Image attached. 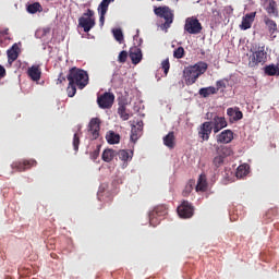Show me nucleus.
<instances>
[{"instance_id":"f257e3e1","label":"nucleus","mask_w":279,"mask_h":279,"mask_svg":"<svg viewBox=\"0 0 279 279\" xmlns=\"http://www.w3.org/2000/svg\"><path fill=\"white\" fill-rule=\"evenodd\" d=\"M66 80L69 82L66 88L68 97H75L77 88H80V90H84V88L88 86V72L74 66L69 70Z\"/></svg>"},{"instance_id":"f03ea898","label":"nucleus","mask_w":279,"mask_h":279,"mask_svg":"<svg viewBox=\"0 0 279 279\" xmlns=\"http://www.w3.org/2000/svg\"><path fill=\"white\" fill-rule=\"evenodd\" d=\"M208 71V63L199 61L194 65H189L183 71V77L187 86H193L204 73Z\"/></svg>"},{"instance_id":"7ed1b4c3","label":"nucleus","mask_w":279,"mask_h":279,"mask_svg":"<svg viewBox=\"0 0 279 279\" xmlns=\"http://www.w3.org/2000/svg\"><path fill=\"white\" fill-rule=\"evenodd\" d=\"M154 14L158 16L159 19H163L165 23L162 24V29H169L171 25L173 24V19H175V14L173 13V10L171 8L163 5V7H155L154 8Z\"/></svg>"},{"instance_id":"20e7f679","label":"nucleus","mask_w":279,"mask_h":279,"mask_svg":"<svg viewBox=\"0 0 279 279\" xmlns=\"http://www.w3.org/2000/svg\"><path fill=\"white\" fill-rule=\"evenodd\" d=\"M96 24L97 22L95 21V11L90 9H87V11L83 13V15L78 19V25L83 28L85 34H88V32H90V29H93Z\"/></svg>"},{"instance_id":"39448f33","label":"nucleus","mask_w":279,"mask_h":279,"mask_svg":"<svg viewBox=\"0 0 279 279\" xmlns=\"http://www.w3.org/2000/svg\"><path fill=\"white\" fill-rule=\"evenodd\" d=\"M265 62H267V51H265V46H262L250 56L248 66L256 69L258 64H265Z\"/></svg>"},{"instance_id":"423d86ee","label":"nucleus","mask_w":279,"mask_h":279,"mask_svg":"<svg viewBox=\"0 0 279 279\" xmlns=\"http://www.w3.org/2000/svg\"><path fill=\"white\" fill-rule=\"evenodd\" d=\"M167 213H168L167 206H165V205H159V206L155 207L154 210L149 213L150 226L156 228V226H158L160 223V221H162V217H165L167 215Z\"/></svg>"},{"instance_id":"0eeeda50","label":"nucleus","mask_w":279,"mask_h":279,"mask_svg":"<svg viewBox=\"0 0 279 279\" xmlns=\"http://www.w3.org/2000/svg\"><path fill=\"white\" fill-rule=\"evenodd\" d=\"M202 29H204V27L202 26V23L199 22V20H197V17L191 16L185 20L184 32H186L187 34H202Z\"/></svg>"},{"instance_id":"6e6552de","label":"nucleus","mask_w":279,"mask_h":279,"mask_svg":"<svg viewBox=\"0 0 279 279\" xmlns=\"http://www.w3.org/2000/svg\"><path fill=\"white\" fill-rule=\"evenodd\" d=\"M177 213L181 219H191L195 213V207L189 201H183L181 205L178 206Z\"/></svg>"},{"instance_id":"1a4fd4ad","label":"nucleus","mask_w":279,"mask_h":279,"mask_svg":"<svg viewBox=\"0 0 279 279\" xmlns=\"http://www.w3.org/2000/svg\"><path fill=\"white\" fill-rule=\"evenodd\" d=\"M97 104L101 110H109V108H112L114 104V94L106 92L98 96Z\"/></svg>"},{"instance_id":"9d476101","label":"nucleus","mask_w":279,"mask_h":279,"mask_svg":"<svg viewBox=\"0 0 279 279\" xmlns=\"http://www.w3.org/2000/svg\"><path fill=\"white\" fill-rule=\"evenodd\" d=\"M198 138H201L202 143L204 141L210 140V134H213V122H204L198 126Z\"/></svg>"},{"instance_id":"9b49d317","label":"nucleus","mask_w":279,"mask_h":279,"mask_svg":"<svg viewBox=\"0 0 279 279\" xmlns=\"http://www.w3.org/2000/svg\"><path fill=\"white\" fill-rule=\"evenodd\" d=\"M38 162L34 159H23L20 161H14L11 167L16 171H27V169H32V167H36Z\"/></svg>"},{"instance_id":"f8f14e48","label":"nucleus","mask_w":279,"mask_h":279,"mask_svg":"<svg viewBox=\"0 0 279 279\" xmlns=\"http://www.w3.org/2000/svg\"><path fill=\"white\" fill-rule=\"evenodd\" d=\"M101 130V120L99 118H93L88 124V132L92 134L93 141L99 138V131Z\"/></svg>"},{"instance_id":"ddd939ff","label":"nucleus","mask_w":279,"mask_h":279,"mask_svg":"<svg viewBox=\"0 0 279 279\" xmlns=\"http://www.w3.org/2000/svg\"><path fill=\"white\" fill-rule=\"evenodd\" d=\"M264 10H266L267 14L274 19H279L278 3L276 0H265Z\"/></svg>"},{"instance_id":"4468645a","label":"nucleus","mask_w":279,"mask_h":279,"mask_svg":"<svg viewBox=\"0 0 279 279\" xmlns=\"http://www.w3.org/2000/svg\"><path fill=\"white\" fill-rule=\"evenodd\" d=\"M211 123L214 134H218V132H221L223 128H228V121H226V118L216 116L211 121H208Z\"/></svg>"},{"instance_id":"2eb2a0df","label":"nucleus","mask_w":279,"mask_h":279,"mask_svg":"<svg viewBox=\"0 0 279 279\" xmlns=\"http://www.w3.org/2000/svg\"><path fill=\"white\" fill-rule=\"evenodd\" d=\"M234 140V133L231 130H225L216 136L217 143L228 145Z\"/></svg>"},{"instance_id":"dca6fc26","label":"nucleus","mask_w":279,"mask_h":279,"mask_svg":"<svg viewBox=\"0 0 279 279\" xmlns=\"http://www.w3.org/2000/svg\"><path fill=\"white\" fill-rule=\"evenodd\" d=\"M129 58H131L132 64H140L141 60H143V51L134 46L130 49Z\"/></svg>"},{"instance_id":"f3484780","label":"nucleus","mask_w":279,"mask_h":279,"mask_svg":"<svg viewBox=\"0 0 279 279\" xmlns=\"http://www.w3.org/2000/svg\"><path fill=\"white\" fill-rule=\"evenodd\" d=\"M27 75L33 82H40V77H43V70H40V65H33L28 68Z\"/></svg>"},{"instance_id":"a211bd4d","label":"nucleus","mask_w":279,"mask_h":279,"mask_svg":"<svg viewBox=\"0 0 279 279\" xmlns=\"http://www.w3.org/2000/svg\"><path fill=\"white\" fill-rule=\"evenodd\" d=\"M143 134V121L136 123V125H132L131 128V141L132 143H136L138 138H141Z\"/></svg>"},{"instance_id":"6ab92c4d","label":"nucleus","mask_w":279,"mask_h":279,"mask_svg":"<svg viewBox=\"0 0 279 279\" xmlns=\"http://www.w3.org/2000/svg\"><path fill=\"white\" fill-rule=\"evenodd\" d=\"M254 19H256V12H251L243 16L240 29L245 31L252 28V23H254Z\"/></svg>"},{"instance_id":"aec40b11","label":"nucleus","mask_w":279,"mask_h":279,"mask_svg":"<svg viewBox=\"0 0 279 279\" xmlns=\"http://www.w3.org/2000/svg\"><path fill=\"white\" fill-rule=\"evenodd\" d=\"M19 50H20L19 45H17V44H14V45L7 51L9 64H12V62H15V60L19 59Z\"/></svg>"},{"instance_id":"412c9836","label":"nucleus","mask_w":279,"mask_h":279,"mask_svg":"<svg viewBox=\"0 0 279 279\" xmlns=\"http://www.w3.org/2000/svg\"><path fill=\"white\" fill-rule=\"evenodd\" d=\"M207 189H208V181L206 179V174L202 173L197 180L196 192L205 193Z\"/></svg>"},{"instance_id":"4be33fe9","label":"nucleus","mask_w":279,"mask_h":279,"mask_svg":"<svg viewBox=\"0 0 279 279\" xmlns=\"http://www.w3.org/2000/svg\"><path fill=\"white\" fill-rule=\"evenodd\" d=\"M264 23L269 34H276V32H278V24L276 23V21L271 20L269 15L264 16Z\"/></svg>"},{"instance_id":"5701e85b","label":"nucleus","mask_w":279,"mask_h":279,"mask_svg":"<svg viewBox=\"0 0 279 279\" xmlns=\"http://www.w3.org/2000/svg\"><path fill=\"white\" fill-rule=\"evenodd\" d=\"M106 141L109 143V145H119V143H121V135L114 131H109L106 134Z\"/></svg>"},{"instance_id":"b1692460","label":"nucleus","mask_w":279,"mask_h":279,"mask_svg":"<svg viewBox=\"0 0 279 279\" xmlns=\"http://www.w3.org/2000/svg\"><path fill=\"white\" fill-rule=\"evenodd\" d=\"M163 145H166L168 149H173L175 147V133L173 131L169 132L163 137Z\"/></svg>"},{"instance_id":"393cba45","label":"nucleus","mask_w":279,"mask_h":279,"mask_svg":"<svg viewBox=\"0 0 279 279\" xmlns=\"http://www.w3.org/2000/svg\"><path fill=\"white\" fill-rule=\"evenodd\" d=\"M216 153L218 156H221L223 159L228 158V156H232V148L229 146H217Z\"/></svg>"},{"instance_id":"a878e982","label":"nucleus","mask_w":279,"mask_h":279,"mask_svg":"<svg viewBox=\"0 0 279 279\" xmlns=\"http://www.w3.org/2000/svg\"><path fill=\"white\" fill-rule=\"evenodd\" d=\"M114 156H117V150L107 148L104 150L101 158L105 162H112V160H114Z\"/></svg>"},{"instance_id":"bb28decb","label":"nucleus","mask_w":279,"mask_h":279,"mask_svg":"<svg viewBox=\"0 0 279 279\" xmlns=\"http://www.w3.org/2000/svg\"><path fill=\"white\" fill-rule=\"evenodd\" d=\"M247 173H250V166L247 163H243L238 167L235 175L238 179L241 180V179L245 178V175H247Z\"/></svg>"},{"instance_id":"cd10ccee","label":"nucleus","mask_w":279,"mask_h":279,"mask_svg":"<svg viewBox=\"0 0 279 279\" xmlns=\"http://www.w3.org/2000/svg\"><path fill=\"white\" fill-rule=\"evenodd\" d=\"M264 73L265 75L274 76V75H279V63L266 65L264 68Z\"/></svg>"},{"instance_id":"c85d7f7f","label":"nucleus","mask_w":279,"mask_h":279,"mask_svg":"<svg viewBox=\"0 0 279 279\" xmlns=\"http://www.w3.org/2000/svg\"><path fill=\"white\" fill-rule=\"evenodd\" d=\"M198 94L201 95V97H210V95H217V87H203L198 90Z\"/></svg>"},{"instance_id":"c756f323","label":"nucleus","mask_w":279,"mask_h":279,"mask_svg":"<svg viewBox=\"0 0 279 279\" xmlns=\"http://www.w3.org/2000/svg\"><path fill=\"white\" fill-rule=\"evenodd\" d=\"M228 117H232L233 121H241L243 119V112L241 110H236L234 108L227 109Z\"/></svg>"},{"instance_id":"7c9ffc66","label":"nucleus","mask_w":279,"mask_h":279,"mask_svg":"<svg viewBox=\"0 0 279 279\" xmlns=\"http://www.w3.org/2000/svg\"><path fill=\"white\" fill-rule=\"evenodd\" d=\"M114 0H102L98 5V14H107L110 3Z\"/></svg>"},{"instance_id":"2f4dec72","label":"nucleus","mask_w":279,"mask_h":279,"mask_svg":"<svg viewBox=\"0 0 279 279\" xmlns=\"http://www.w3.org/2000/svg\"><path fill=\"white\" fill-rule=\"evenodd\" d=\"M43 10V5L39 2H34L27 7V12L29 14H36V12H40Z\"/></svg>"},{"instance_id":"473e14b6","label":"nucleus","mask_w":279,"mask_h":279,"mask_svg":"<svg viewBox=\"0 0 279 279\" xmlns=\"http://www.w3.org/2000/svg\"><path fill=\"white\" fill-rule=\"evenodd\" d=\"M117 156L123 162H128V160H132V156H130V153L128 150H125V149L119 150L117 153Z\"/></svg>"},{"instance_id":"72a5a7b5","label":"nucleus","mask_w":279,"mask_h":279,"mask_svg":"<svg viewBox=\"0 0 279 279\" xmlns=\"http://www.w3.org/2000/svg\"><path fill=\"white\" fill-rule=\"evenodd\" d=\"M118 114L122 119V121H128L130 119V113H128V110L123 105L118 108Z\"/></svg>"},{"instance_id":"f704fd0d","label":"nucleus","mask_w":279,"mask_h":279,"mask_svg":"<svg viewBox=\"0 0 279 279\" xmlns=\"http://www.w3.org/2000/svg\"><path fill=\"white\" fill-rule=\"evenodd\" d=\"M113 33V38H116L117 43L121 45L123 43V31L121 28H116L112 31Z\"/></svg>"},{"instance_id":"c9c22d12","label":"nucleus","mask_w":279,"mask_h":279,"mask_svg":"<svg viewBox=\"0 0 279 279\" xmlns=\"http://www.w3.org/2000/svg\"><path fill=\"white\" fill-rule=\"evenodd\" d=\"M184 47L180 46L173 51V58H177V60H181V58H184Z\"/></svg>"},{"instance_id":"e433bc0d","label":"nucleus","mask_w":279,"mask_h":279,"mask_svg":"<svg viewBox=\"0 0 279 279\" xmlns=\"http://www.w3.org/2000/svg\"><path fill=\"white\" fill-rule=\"evenodd\" d=\"M223 159L220 155H217L216 157H214L213 159V165L216 169H219V167H221L223 165Z\"/></svg>"},{"instance_id":"4c0bfd02","label":"nucleus","mask_w":279,"mask_h":279,"mask_svg":"<svg viewBox=\"0 0 279 279\" xmlns=\"http://www.w3.org/2000/svg\"><path fill=\"white\" fill-rule=\"evenodd\" d=\"M161 69H163L165 75L169 74V69H171V63H169V59H166L161 62Z\"/></svg>"},{"instance_id":"58836bf2","label":"nucleus","mask_w":279,"mask_h":279,"mask_svg":"<svg viewBox=\"0 0 279 279\" xmlns=\"http://www.w3.org/2000/svg\"><path fill=\"white\" fill-rule=\"evenodd\" d=\"M118 62H120L121 64H124V62H128V51L122 50V51L119 53Z\"/></svg>"},{"instance_id":"ea45409f","label":"nucleus","mask_w":279,"mask_h":279,"mask_svg":"<svg viewBox=\"0 0 279 279\" xmlns=\"http://www.w3.org/2000/svg\"><path fill=\"white\" fill-rule=\"evenodd\" d=\"M73 147L74 151H80V135L77 133H75L73 137Z\"/></svg>"},{"instance_id":"a19ab883","label":"nucleus","mask_w":279,"mask_h":279,"mask_svg":"<svg viewBox=\"0 0 279 279\" xmlns=\"http://www.w3.org/2000/svg\"><path fill=\"white\" fill-rule=\"evenodd\" d=\"M193 184H195L194 181H190L186 185H185V190L183 191V195L184 197H186V195H189L191 193V191H193Z\"/></svg>"},{"instance_id":"79ce46f5","label":"nucleus","mask_w":279,"mask_h":279,"mask_svg":"<svg viewBox=\"0 0 279 279\" xmlns=\"http://www.w3.org/2000/svg\"><path fill=\"white\" fill-rule=\"evenodd\" d=\"M100 149H101L100 146H97V148L90 153L92 160H97V158H99Z\"/></svg>"},{"instance_id":"37998d69","label":"nucleus","mask_w":279,"mask_h":279,"mask_svg":"<svg viewBox=\"0 0 279 279\" xmlns=\"http://www.w3.org/2000/svg\"><path fill=\"white\" fill-rule=\"evenodd\" d=\"M216 86H217L216 90H217V93H218L220 88H226V82H223V81H217V82H216Z\"/></svg>"},{"instance_id":"c03bdc74","label":"nucleus","mask_w":279,"mask_h":279,"mask_svg":"<svg viewBox=\"0 0 279 279\" xmlns=\"http://www.w3.org/2000/svg\"><path fill=\"white\" fill-rule=\"evenodd\" d=\"M99 25L100 27H104V24L106 23V14L99 13Z\"/></svg>"},{"instance_id":"a18cd8bd","label":"nucleus","mask_w":279,"mask_h":279,"mask_svg":"<svg viewBox=\"0 0 279 279\" xmlns=\"http://www.w3.org/2000/svg\"><path fill=\"white\" fill-rule=\"evenodd\" d=\"M62 82H66V77H64V74L61 72L57 80V84H62Z\"/></svg>"},{"instance_id":"49530a36","label":"nucleus","mask_w":279,"mask_h":279,"mask_svg":"<svg viewBox=\"0 0 279 279\" xmlns=\"http://www.w3.org/2000/svg\"><path fill=\"white\" fill-rule=\"evenodd\" d=\"M5 75H7L5 68L3 65H0V80H3Z\"/></svg>"},{"instance_id":"de8ad7c7","label":"nucleus","mask_w":279,"mask_h":279,"mask_svg":"<svg viewBox=\"0 0 279 279\" xmlns=\"http://www.w3.org/2000/svg\"><path fill=\"white\" fill-rule=\"evenodd\" d=\"M157 1H162V0H157Z\"/></svg>"}]
</instances>
